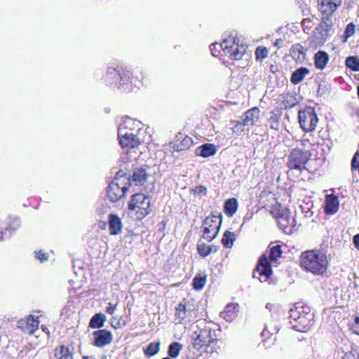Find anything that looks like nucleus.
Here are the masks:
<instances>
[{
  "mask_svg": "<svg viewBox=\"0 0 359 359\" xmlns=\"http://www.w3.org/2000/svg\"><path fill=\"white\" fill-rule=\"evenodd\" d=\"M206 283V276L196 275L193 279V287L196 290L203 288Z\"/></svg>",
  "mask_w": 359,
  "mask_h": 359,
  "instance_id": "ea45409f",
  "label": "nucleus"
},
{
  "mask_svg": "<svg viewBox=\"0 0 359 359\" xmlns=\"http://www.w3.org/2000/svg\"><path fill=\"white\" fill-rule=\"evenodd\" d=\"M332 18L324 15L320 23L313 32V40L316 46H323L330 36L332 27Z\"/></svg>",
  "mask_w": 359,
  "mask_h": 359,
  "instance_id": "1a4fd4ad",
  "label": "nucleus"
},
{
  "mask_svg": "<svg viewBox=\"0 0 359 359\" xmlns=\"http://www.w3.org/2000/svg\"><path fill=\"white\" fill-rule=\"evenodd\" d=\"M339 201L338 198L334 194H330L326 196L325 211L327 215H333L338 211Z\"/></svg>",
  "mask_w": 359,
  "mask_h": 359,
  "instance_id": "a878e982",
  "label": "nucleus"
},
{
  "mask_svg": "<svg viewBox=\"0 0 359 359\" xmlns=\"http://www.w3.org/2000/svg\"><path fill=\"white\" fill-rule=\"evenodd\" d=\"M342 0H318L320 11L325 15H331L341 5Z\"/></svg>",
  "mask_w": 359,
  "mask_h": 359,
  "instance_id": "6ab92c4d",
  "label": "nucleus"
},
{
  "mask_svg": "<svg viewBox=\"0 0 359 359\" xmlns=\"http://www.w3.org/2000/svg\"><path fill=\"white\" fill-rule=\"evenodd\" d=\"M159 342H151L150 343L147 348L144 350V354L147 357H151L156 354L159 351Z\"/></svg>",
  "mask_w": 359,
  "mask_h": 359,
  "instance_id": "a19ab883",
  "label": "nucleus"
},
{
  "mask_svg": "<svg viewBox=\"0 0 359 359\" xmlns=\"http://www.w3.org/2000/svg\"><path fill=\"white\" fill-rule=\"evenodd\" d=\"M271 71L274 72V66H273V65L271 66Z\"/></svg>",
  "mask_w": 359,
  "mask_h": 359,
  "instance_id": "680f3d73",
  "label": "nucleus"
},
{
  "mask_svg": "<svg viewBox=\"0 0 359 359\" xmlns=\"http://www.w3.org/2000/svg\"><path fill=\"white\" fill-rule=\"evenodd\" d=\"M283 43V40L281 39H278L276 40V41L274 42L273 43V46H276V47H280L281 45Z\"/></svg>",
  "mask_w": 359,
  "mask_h": 359,
  "instance_id": "6e6d98bb",
  "label": "nucleus"
},
{
  "mask_svg": "<svg viewBox=\"0 0 359 359\" xmlns=\"http://www.w3.org/2000/svg\"><path fill=\"white\" fill-rule=\"evenodd\" d=\"M226 42L225 41V33L223 34V39L221 43H214L210 46V52L214 57L224 55L225 48H226Z\"/></svg>",
  "mask_w": 359,
  "mask_h": 359,
  "instance_id": "c85d7f7f",
  "label": "nucleus"
},
{
  "mask_svg": "<svg viewBox=\"0 0 359 359\" xmlns=\"http://www.w3.org/2000/svg\"><path fill=\"white\" fill-rule=\"evenodd\" d=\"M119 143L123 149H127V153L129 149L138 148L141 144L138 133H118Z\"/></svg>",
  "mask_w": 359,
  "mask_h": 359,
  "instance_id": "2eb2a0df",
  "label": "nucleus"
},
{
  "mask_svg": "<svg viewBox=\"0 0 359 359\" xmlns=\"http://www.w3.org/2000/svg\"><path fill=\"white\" fill-rule=\"evenodd\" d=\"M118 172L107 189V195L110 201L116 202L126 194L130 185V177Z\"/></svg>",
  "mask_w": 359,
  "mask_h": 359,
  "instance_id": "423d86ee",
  "label": "nucleus"
},
{
  "mask_svg": "<svg viewBox=\"0 0 359 359\" xmlns=\"http://www.w3.org/2000/svg\"><path fill=\"white\" fill-rule=\"evenodd\" d=\"M197 250L199 255L203 257H205L210 255V251L208 250V245H205V243L199 242L198 244Z\"/></svg>",
  "mask_w": 359,
  "mask_h": 359,
  "instance_id": "c03bdc74",
  "label": "nucleus"
},
{
  "mask_svg": "<svg viewBox=\"0 0 359 359\" xmlns=\"http://www.w3.org/2000/svg\"><path fill=\"white\" fill-rule=\"evenodd\" d=\"M225 41L226 42V48H225L224 55L231 60H241L246 53L248 46L240 42L236 31H231L225 33Z\"/></svg>",
  "mask_w": 359,
  "mask_h": 359,
  "instance_id": "39448f33",
  "label": "nucleus"
},
{
  "mask_svg": "<svg viewBox=\"0 0 359 359\" xmlns=\"http://www.w3.org/2000/svg\"><path fill=\"white\" fill-rule=\"evenodd\" d=\"M42 330H43V331H46V329H45V328H42Z\"/></svg>",
  "mask_w": 359,
  "mask_h": 359,
  "instance_id": "69168bd1",
  "label": "nucleus"
},
{
  "mask_svg": "<svg viewBox=\"0 0 359 359\" xmlns=\"http://www.w3.org/2000/svg\"><path fill=\"white\" fill-rule=\"evenodd\" d=\"M151 212V197L143 194L132 196L128 203V215L135 220H141Z\"/></svg>",
  "mask_w": 359,
  "mask_h": 359,
  "instance_id": "7ed1b4c3",
  "label": "nucleus"
},
{
  "mask_svg": "<svg viewBox=\"0 0 359 359\" xmlns=\"http://www.w3.org/2000/svg\"><path fill=\"white\" fill-rule=\"evenodd\" d=\"M280 114L275 111H270L268 117V124L274 130L280 129Z\"/></svg>",
  "mask_w": 359,
  "mask_h": 359,
  "instance_id": "2f4dec72",
  "label": "nucleus"
},
{
  "mask_svg": "<svg viewBox=\"0 0 359 359\" xmlns=\"http://www.w3.org/2000/svg\"><path fill=\"white\" fill-rule=\"evenodd\" d=\"M266 332H267L266 328H265V329L262 331V336H264V335L266 334Z\"/></svg>",
  "mask_w": 359,
  "mask_h": 359,
  "instance_id": "bf43d9fd",
  "label": "nucleus"
},
{
  "mask_svg": "<svg viewBox=\"0 0 359 359\" xmlns=\"http://www.w3.org/2000/svg\"><path fill=\"white\" fill-rule=\"evenodd\" d=\"M143 125L141 121L134 119L133 118L126 116L123 118L122 122L120 123L118 128V133H126V129L134 131L135 133H140Z\"/></svg>",
  "mask_w": 359,
  "mask_h": 359,
  "instance_id": "a211bd4d",
  "label": "nucleus"
},
{
  "mask_svg": "<svg viewBox=\"0 0 359 359\" xmlns=\"http://www.w3.org/2000/svg\"><path fill=\"white\" fill-rule=\"evenodd\" d=\"M236 241V234L233 232L226 231L222 238V243L226 248H231Z\"/></svg>",
  "mask_w": 359,
  "mask_h": 359,
  "instance_id": "e433bc0d",
  "label": "nucleus"
},
{
  "mask_svg": "<svg viewBox=\"0 0 359 359\" xmlns=\"http://www.w3.org/2000/svg\"><path fill=\"white\" fill-rule=\"evenodd\" d=\"M222 224V215H214L207 217L203 222V238L208 242L212 241L217 235Z\"/></svg>",
  "mask_w": 359,
  "mask_h": 359,
  "instance_id": "9d476101",
  "label": "nucleus"
},
{
  "mask_svg": "<svg viewBox=\"0 0 359 359\" xmlns=\"http://www.w3.org/2000/svg\"><path fill=\"white\" fill-rule=\"evenodd\" d=\"M149 175L144 168H135L130 179V184H133L135 186H142L147 181Z\"/></svg>",
  "mask_w": 359,
  "mask_h": 359,
  "instance_id": "4be33fe9",
  "label": "nucleus"
},
{
  "mask_svg": "<svg viewBox=\"0 0 359 359\" xmlns=\"http://www.w3.org/2000/svg\"><path fill=\"white\" fill-rule=\"evenodd\" d=\"M191 192L195 196H199V195L205 196V195H207L208 191H207V188L205 186L200 185V186H197V187H194V189H192Z\"/></svg>",
  "mask_w": 359,
  "mask_h": 359,
  "instance_id": "de8ad7c7",
  "label": "nucleus"
},
{
  "mask_svg": "<svg viewBox=\"0 0 359 359\" xmlns=\"http://www.w3.org/2000/svg\"><path fill=\"white\" fill-rule=\"evenodd\" d=\"M38 327L39 321L37 318H35L32 315L18 321V328L30 335L33 334Z\"/></svg>",
  "mask_w": 359,
  "mask_h": 359,
  "instance_id": "f3484780",
  "label": "nucleus"
},
{
  "mask_svg": "<svg viewBox=\"0 0 359 359\" xmlns=\"http://www.w3.org/2000/svg\"><path fill=\"white\" fill-rule=\"evenodd\" d=\"M34 255L35 258L39 259L41 262H46L48 260V255H47V253L41 250H39V252L35 251Z\"/></svg>",
  "mask_w": 359,
  "mask_h": 359,
  "instance_id": "09e8293b",
  "label": "nucleus"
},
{
  "mask_svg": "<svg viewBox=\"0 0 359 359\" xmlns=\"http://www.w3.org/2000/svg\"><path fill=\"white\" fill-rule=\"evenodd\" d=\"M278 227L285 233H291L295 227L296 221L290 217V210L287 208H280L276 215Z\"/></svg>",
  "mask_w": 359,
  "mask_h": 359,
  "instance_id": "f8f14e48",
  "label": "nucleus"
},
{
  "mask_svg": "<svg viewBox=\"0 0 359 359\" xmlns=\"http://www.w3.org/2000/svg\"><path fill=\"white\" fill-rule=\"evenodd\" d=\"M42 330H43V331H46V329H45V328H42Z\"/></svg>",
  "mask_w": 359,
  "mask_h": 359,
  "instance_id": "0e129e2a",
  "label": "nucleus"
},
{
  "mask_svg": "<svg viewBox=\"0 0 359 359\" xmlns=\"http://www.w3.org/2000/svg\"><path fill=\"white\" fill-rule=\"evenodd\" d=\"M192 337L193 346L198 351L203 347L213 346L217 341L215 331L209 326H205L203 329L194 332Z\"/></svg>",
  "mask_w": 359,
  "mask_h": 359,
  "instance_id": "6e6552de",
  "label": "nucleus"
},
{
  "mask_svg": "<svg viewBox=\"0 0 359 359\" xmlns=\"http://www.w3.org/2000/svg\"><path fill=\"white\" fill-rule=\"evenodd\" d=\"M271 306H272L271 304H267L266 305V309H271Z\"/></svg>",
  "mask_w": 359,
  "mask_h": 359,
  "instance_id": "052dcab7",
  "label": "nucleus"
},
{
  "mask_svg": "<svg viewBox=\"0 0 359 359\" xmlns=\"http://www.w3.org/2000/svg\"><path fill=\"white\" fill-rule=\"evenodd\" d=\"M318 122V118L311 107H308L299 111V123L301 128L306 132L315 130Z\"/></svg>",
  "mask_w": 359,
  "mask_h": 359,
  "instance_id": "9b49d317",
  "label": "nucleus"
},
{
  "mask_svg": "<svg viewBox=\"0 0 359 359\" xmlns=\"http://www.w3.org/2000/svg\"><path fill=\"white\" fill-rule=\"evenodd\" d=\"M290 323L296 331L305 332L312 325L313 313L306 311L303 307L294 306L289 311Z\"/></svg>",
  "mask_w": 359,
  "mask_h": 359,
  "instance_id": "20e7f679",
  "label": "nucleus"
},
{
  "mask_svg": "<svg viewBox=\"0 0 359 359\" xmlns=\"http://www.w3.org/2000/svg\"><path fill=\"white\" fill-rule=\"evenodd\" d=\"M208 250L210 251V254L211 252H215L218 250V247L213 245H208Z\"/></svg>",
  "mask_w": 359,
  "mask_h": 359,
  "instance_id": "5fc2aeb1",
  "label": "nucleus"
},
{
  "mask_svg": "<svg viewBox=\"0 0 359 359\" xmlns=\"http://www.w3.org/2000/svg\"><path fill=\"white\" fill-rule=\"evenodd\" d=\"M192 144L193 141L191 137L180 133L176 135V140L174 142L173 148L178 151H183L189 149Z\"/></svg>",
  "mask_w": 359,
  "mask_h": 359,
  "instance_id": "5701e85b",
  "label": "nucleus"
},
{
  "mask_svg": "<svg viewBox=\"0 0 359 359\" xmlns=\"http://www.w3.org/2000/svg\"><path fill=\"white\" fill-rule=\"evenodd\" d=\"M310 157L309 151L299 148L293 149L287 156V165L290 171L300 174L305 169Z\"/></svg>",
  "mask_w": 359,
  "mask_h": 359,
  "instance_id": "0eeeda50",
  "label": "nucleus"
},
{
  "mask_svg": "<svg viewBox=\"0 0 359 359\" xmlns=\"http://www.w3.org/2000/svg\"><path fill=\"white\" fill-rule=\"evenodd\" d=\"M21 221L17 216L9 215L0 222V240L10 238L20 226Z\"/></svg>",
  "mask_w": 359,
  "mask_h": 359,
  "instance_id": "ddd939ff",
  "label": "nucleus"
},
{
  "mask_svg": "<svg viewBox=\"0 0 359 359\" xmlns=\"http://www.w3.org/2000/svg\"><path fill=\"white\" fill-rule=\"evenodd\" d=\"M269 257L271 263L276 262L282 255L281 246L280 245H269Z\"/></svg>",
  "mask_w": 359,
  "mask_h": 359,
  "instance_id": "f704fd0d",
  "label": "nucleus"
},
{
  "mask_svg": "<svg viewBox=\"0 0 359 359\" xmlns=\"http://www.w3.org/2000/svg\"><path fill=\"white\" fill-rule=\"evenodd\" d=\"M328 61L329 55L325 51L319 50L314 55L315 66L318 69H324Z\"/></svg>",
  "mask_w": 359,
  "mask_h": 359,
  "instance_id": "cd10ccee",
  "label": "nucleus"
},
{
  "mask_svg": "<svg viewBox=\"0 0 359 359\" xmlns=\"http://www.w3.org/2000/svg\"><path fill=\"white\" fill-rule=\"evenodd\" d=\"M255 55L257 60H263L268 56V50L266 47L259 46L256 48Z\"/></svg>",
  "mask_w": 359,
  "mask_h": 359,
  "instance_id": "37998d69",
  "label": "nucleus"
},
{
  "mask_svg": "<svg viewBox=\"0 0 359 359\" xmlns=\"http://www.w3.org/2000/svg\"><path fill=\"white\" fill-rule=\"evenodd\" d=\"M182 348V345L178 342H172L168 348V355L171 358H176L179 355L180 351Z\"/></svg>",
  "mask_w": 359,
  "mask_h": 359,
  "instance_id": "79ce46f5",
  "label": "nucleus"
},
{
  "mask_svg": "<svg viewBox=\"0 0 359 359\" xmlns=\"http://www.w3.org/2000/svg\"><path fill=\"white\" fill-rule=\"evenodd\" d=\"M107 209H108V207H107V206L104 207L102 208H98L97 209L98 214L99 215L104 214L107 212Z\"/></svg>",
  "mask_w": 359,
  "mask_h": 359,
  "instance_id": "4d7b16f0",
  "label": "nucleus"
},
{
  "mask_svg": "<svg viewBox=\"0 0 359 359\" xmlns=\"http://www.w3.org/2000/svg\"><path fill=\"white\" fill-rule=\"evenodd\" d=\"M346 66L354 71H359V58L357 56H349L346 57L345 61Z\"/></svg>",
  "mask_w": 359,
  "mask_h": 359,
  "instance_id": "58836bf2",
  "label": "nucleus"
},
{
  "mask_svg": "<svg viewBox=\"0 0 359 359\" xmlns=\"http://www.w3.org/2000/svg\"><path fill=\"white\" fill-rule=\"evenodd\" d=\"M238 209V202L234 198H229L225 201L224 212L228 217H232Z\"/></svg>",
  "mask_w": 359,
  "mask_h": 359,
  "instance_id": "473e14b6",
  "label": "nucleus"
},
{
  "mask_svg": "<svg viewBox=\"0 0 359 359\" xmlns=\"http://www.w3.org/2000/svg\"><path fill=\"white\" fill-rule=\"evenodd\" d=\"M256 273L259 275L258 278L262 283L267 281L268 278L272 274L271 264L265 255L259 258Z\"/></svg>",
  "mask_w": 359,
  "mask_h": 359,
  "instance_id": "dca6fc26",
  "label": "nucleus"
},
{
  "mask_svg": "<svg viewBox=\"0 0 359 359\" xmlns=\"http://www.w3.org/2000/svg\"><path fill=\"white\" fill-rule=\"evenodd\" d=\"M309 70L304 67H299L294 72H292L291 76V82L293 84H298L300 83L305 76L309 74Z\"/></svg>",
  "mask_w": 359,
  "mask_h": 359,
  "instance_id": "7c9ffc66",
  "label": "nucleus"
},
{
  "mask_svg": "<svg viewBox=\"0 0 359 359\" xmlns=\"http://www.w3.org/2000/svg\"><path fill=\"white\" fill-rule=\"evenodd\" d=\"M217 148L215 144L206 143L196 149V154L203 158H208L216 154Z\"/></svg>",
  "mask_w": 359,
  "mask_h": 359,
  "instance_id": "bb28decb",
  "label": "nucleus"
},
{
  "mask_svg": "<svg viewBox=\"0 0 359 359\" xmlns=\"http://www.w3.org/2000/svg\"><path fill=\"white\" fill-rule=\"evenodd\" d=\"M95 337L94 345L97 347H102L109 344L112 341L111 333L107 330H100L93 332Z\"/></svg>",
  "mask_w": 359,
  "mask_h": 359,
  "instance_id": "aec40b11",
  "label": "nucleus"
},
{
  "mask_svg": "<svg viewBox=\"0 0 359 359\" xmlns=\"http://www.w3.org/2000/svg\"><path fill=\"white\" fill-rule=\"evenodd\" d=\"M353 241L354 243L355 247L358 249L359 251V234H356L353 238Z\"/></svg>",
  "mask_w": 359,
  "mask_h": 359,
  "instance_id": "864d4df0",
  "label": "nucleus"
},
{
  "mask_svg": "<svg viewBox=\"0 0 359 359\" xmlns=\"http://www.w3.org/2000/svg\"><path fill=\"white\" fill-rule=\"evenodd\" d=\"M82 359H88V358L87 356H84V357H83Z\"/></svg>",
  "mask_w": 359,
  "mask_h": 359,
  "instance_id": "e2e57ef3",
  "label": "nucleus"
},
{
  "mask_svg": "<svg viewBox=\"0 0 359 359\" xmlns=\"http://www.w3.org/2000/svg\"><path fill=\"white\" fill-rule=\"evenodd\" d=\"M355 33V25L353 23H349L347 25L344 33V41H346L349 37L353 36Z\"/></svg>",
  "mask_w": 359,
  "mask_h": 359,
  "instance_id": "a18cd8bd",
  "label": "nucleus"
},
{
  "mask_svg": "<svg viewBox=\"0 0 359 359\" xmlns=\"http://www.w3.org/2000/svg\"><path fill=\"white\" fill-rule=\"evenodd\" d=\"M259 109L257 107H253L247 111L242 116L241 121L238 122L234 126L233 132L243 131L245 126H252L259 120Z\"/></svg>",
  "mask_w": 359,
  "mask_h": 359,
  "instance_id": "4468645a",
  "label": "nucleus"
},
{
  "mask_svg": "<svg viewBox=\"0 0 359 359\" xmlns=\"http://www.w3.org/2000/svg\"><path fill=\"white\" fill-rule=\"evenodd\" d=\"M281 101L285 109H290L298 103L297 95L292 93H286L281 95Z\"/></svg>",
  "mask_w": 359,
  "mask_h": 359,
  "instance_id": "c756f323",
  "label": "nucleus"
},
{
  "mask_svg": "<svg viewBox=\"0 0 359 359\" xmlns=\"http://www.w3.org/2000/svg\"><path fill=\"white\" fill-rule=\"evenodd\" d=\"M302 24L304 31L311 27V21L309 19H304Z\"/></svg>",
  "mask_w": 359,
  "mask_h": 359,
  "instance_id": "603ef678",
  "label": "nucleus"
},
{
  "mask_svg": "<svg viewBox=\"0 0 359 359\" xmlns=\"http://www.w3.org/2000/svg\"><path fill=\"white\" fill-rule=\"evenodd\" d=\"M101 81L105 85L114 88L121 92H129L134 87L140 88L142 81L123 65L109 64L104 72Z\"/></svg>",
  "mask_w": 359,
  "mask_h": 359,
  "instance_id": "f257e3e1",
  "label": "nucleus"
},
{
  "mask_svg": "<svg viewBox=\"0 0 359 359\" xmlns=\"http://www.w3.org/2000/svg\"><path fill=\"white\" fill-rule=\"evenodd\" d=\"M351 167L352 169H357L359 168V151L354 154L351 160Z\"/></svg>",
  "mask_w": 359,
  "mask_h": 359,
  "instance_id": "8fccbe9b",
  "label": "nucleus"
},
{
  "mask_svg": "<svg viewBox=\"0 0 359 359\" xmlns=\"http://www.w3.org/2000/svg\"><path fill=\"white\" fill-rule=\"evenodd\" d=\"M106 316L101 313H96L90 319L89 326L91 328H100L103 326Z\"/></svg>",
  "mask_w": 359,
  "mask_h": 359,
  "instance_id": "72a5a7b5",
  "label": "nucleus"
},
{
  "mask_svg": "<svg viewBox=\"0 0 359 359\" xmlns=\"http://www.w3.org/2000/svg\"><path fill=\"white\" fill-rule=\"evenodd\" d=\"M126 132L128 134H130V133H136L135 132H134V131H131V130H129L128 129H126Z\"/></svg>",
  "mask_w": 359,
  "mask_h": 359,
  "instance_id": "13d9d810",
  "label": "nucleus"
},
{
  "mask_svg": "<svg viewBox=\"0 0 359 359\" xmlns=\"http://www.w3.org/2000/svg\"><path fill=\"white\" fill-rule=\"evenodd\" d=\"M116 304H109V306L106 309V312L108 313L109 314H113L116 309Z\"/></svg>",
  "mask_w": 359,
  "mask_h": 359,
  "instance_id": "3c124183",
  "label": "nucleus"
},
{
  "mask_svg": "<svg viewBox=\"0 0 359 359\" xmlns=\"http://www.w3.org/2000/svg\"><path fill=\"white\" fill-rule=\"evenodd\" d=\"M290 51L294 58L299 59L301 56L305 55L306 50L300 43H295L292 46Z\"/></svg>",
  "mask_w": 359,
  "mask_h": 359,
  "instance_id": "4c0bfd02",
  "label": "nucleus"
},
{
  "mask_svg": "<svg viewBox=\"0 0 359 359\" xmlns=\"http://www.w3.org/2000/svg\"><path fill=\"white\" fill-rule=\"evenodd\" d=\"M192 314H195L193 310L187 311L185 304L180 303L176 307L175 320L177 323H182L184 321L191 320Z\"/></svg>",
  "mask_w": 359,
  "mask_h": 359,
  "instance_id": "412c9836",
  "label": "nucleus"
},
{
  "mask_svg": "<svg viewBox=\"0 0 359 359\" xmlns=\"http://www.w3.org/2000/svg\"><path fill=\"white\" fill-rule=\"evenodd\" d=\"M301 266L313 275H322L327 269L326 255L318 250H306L300 256Z\"/></svg>",
  "mask_w": 359,
  "mask_h": 359,
  "instance_id": "f03ea898",
  "label": "nucleus"
},
{
  "mask_svg": "<svg viewBox=\"0 0 359 359\" xmlns=\"http://www.w3.org/2000/svg\"><path fill=\"white\" fill-rule=\"evenodd\" d=\"M238 304H228L224 311L220 313V317L227 322L233 321L237 316Z\"/></svg>",
  "mask_w": 359,
  "mask_h": 359,
  "instance_id": "b1692460",
  "label": "nucleus"
},
{
  "mask_svg": "<svg viewBox=\"0 0 359 359\" xmlns=\"http://www.w3.org/2000/svg\"><path fill=\"white\" fill-rule=\"evenodd\" d=\"M109 229L111 235H117L122 230V222L121 218L115 214H110L108 217Z\"/></svg>",
  "mask_w": 359,
  "mask_h": 359,
  "instance_id": "393cba45",
  "label": "nucleus"
},
{
  "mask_svg": "<svg viewBox=\"0 0 359 359\" xmlns=\"http://www.w3.org/2000/svg\"><path fill=\"white\" fill-rule=\"evenodd\" d=\"M349 327L353 334L359 335V314L355 316L354 321L349 324Z\"/></svg>",
  "mask_w": 359,
  "mask_h": 359,
  "instance_id": "49530a36",
  "label": "nucleus"
},
{
  "mask_svg": "<svg viewBox=\"0 0 359 359\" xmlns=\"http://www.w3.org/2000/svg\"><path fill=\"white\" fill-rule=\"evenodd\" d=\"M55 355L57 359H73V356L69 348L64 346H60L55 349Z\"/></svg>",
  "mask_w": 359,
  "mask_h": 359,
  "instance_id": "c9c22d12",
  "label": "nucleus"
}]
</instances>
